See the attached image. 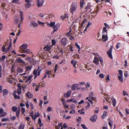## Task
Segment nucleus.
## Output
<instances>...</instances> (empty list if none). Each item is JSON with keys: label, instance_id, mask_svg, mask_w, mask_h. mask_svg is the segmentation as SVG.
<instances>
[{"label": "nucleus", "instance_id": "obj_2", "mask_svg": "<svg viewBox=\"0 0 129 129\" xmlns=\"http://www.w3.org/2000/svg\"><path fill=\"white\" fill-rule=\"evenodd\" d=\"M42 70V69H40V67H38L37 70H35L33 72V74L35 76L34 79L36 78L37 76H39L40 75L41 72Z\"/></svg>", "mask_w": 129, "mask_h": 129}, {"label": "nucleus", "instance_id": "obj_13", "mask_svg": "<svg viewBox=\"0 0 129 129\" xmlns=\"http://www.w3.org/2000/svg\"><path fill=\"white\" fill-rule=\"evenodd\" d=\"M21 53H25L27 54H30V53H32V52H31V50L30 49L26 48V49L24 50H23Z\"/></svg>", "mask_w": 129, "mask_h": 129}, {"label": "nucleus", "instance_id": "obj_42", "mask_svg": "<svg viewBox=\"0 0 129 129\" xmlns=\"http://www.w3.org/2000/svg\"><path fill=\"white\" fill-rule=\"evenodd\" d=\"M38 23L39 24L42 26H43L45 24L44 23L40 21H38Z\"/></svg>", "mask_w": 129, "mask_h": 129}, {"label": "nucleus", "instance_id": "obj_35", "mask_svg": "<svg viewBox=\"0 0 129 129\" xmlns=\"http://www.w3.org/2000/svg\"><path fill=\"white\" fill-rule=\"evenodd\" d=\"M39 116L40 114L38 112L35 113L34 116V119H36V117H39Z\"/></svg>", "mask_w": 129, "mask_h": 129}, {"label": "nucleus", "instance_id": "obj_39", "mask_svg": "<svg viewBox=\"0 0 129 129\" xmlns=\"http://www.w3.org/2000/svg\"><path fill=\"white\" fill-rule=\"evenodd\" d=\"M62 104L64 107L66 108H69V106L68 105H67L66 102L64 103H62Z\"/></svg>", "mask_w": 129, "mask_h": 129}, {"label": "nucleus", "instance_id": "obj_55", "mask_svg": "<svg viewBox=\"0 0 129 129\" xmlns=\"http://www.w3.org/2000/svg\"><path fill=\"white\" fill-rule=\"evenodd\" d=\"M78 112L80 114H83V115L84 114V112H83L81 110H78Z\"/></svg>", "mask_w": 129, "mask_h": 129}, {"label": "nucleus", "instance_id": "obj_11", "mask_svg": "<svg viewBox=\"0 0 129 129\" xmlns=\"http://www.w3.org/2000/svg\"><path fill=\"white\" fill-rule=\"evenodd\" d=\"M67 38H63L61 40V44L64 46H65L67 44L66 41Z\"/></svg>", "mask_w": 129, "mask_h": 129}, {"label": "nucleus", "instance_id": "obj_62", "mask_svg": "<svg viewBox=\"0 0 129 129\" xmlns=\"http://www.w3.org/2000/svg\"><path fill=\"white\" fill-rule=\"evenodd\" d=\"M66 17V15H64V16L62 15L60 17V18L62 20H63Z\"/></svg>", "mask_w": 129, "mask_h": 129}, {"label": "nucleus", "instance_id": "obj_19", "mask_svg": "<svg viewBox=\"0 0 129 129\" xmlns=\"http://www.w3.org/2000/svg\"><path fill=\"white\" fill-rule=\"evenodd\" d=\"M45 50L46 51H49L51 49V48L50 46H45L44 48Z\"/></svg>", "mask_w": 129, "mask_h": 129}, {"label": "nucleus", "instance_id": "obj_38", "mask_svg": "<svg viewBox=\"0 0 129 129\" xmlns=\"http://www.w3.org/2000/svg\"><path fill=\"white\" fill-rule=\"evenodd\" d=\"M12 110L14 112H16L17 110V107L16 106H14L12 108Z\"/></svg>", "mask_w": 129, "mask_h": 129}, {"label": "nucleus", "instance_id": "obj_61", "mask_svg": "<svg viewBox=\"0 0 129 129\" xmlns=\"http://www.w3.org/2000/svg\"><path fill=\"white\" fill-rule=\"evenodd\" d=\"M59 58V56L58 55H56L53 56V58L54 59H58Z\"/></svg>", "mask_w": 129, "mask_h": 129}, {"label": "nucleus", "instance_id": "obj_32", "mask_svg": "<svg viewBox=\"0 0 129 129\" xmlns=\"http://www.w3.org/2000/svg\"><path fill=\"white\" fill-rule=\"evenodd\" d=\"M6 115V113L5 112H3L2 113L0 114V117H5Z\"/></svg>", "mask_w": 129, "mask_h": 129}, {"label": "nucleus", "instance_id": "obj_16", "mask_svg": "<svg viewBox=\"0 0 129 129\" xmlns=\"http://www.w3.org/2000/svg\"><path fill=\"white\" fill-rule=\"evenodd\" d=\"M13 94L14 98L16 99H20V96L19 95H17L16 94V92H14L13 93Z\"/></svg>", "mask_w": 129, "mask_h": 129}, {"label": "nucleus", "instance_id": "obj_59", "mask_svg": "<svg viewBox=\"0 0 129 129\" xmlns=\"http://www.w3.org/2000/svg\"><path fill=\"white\" fill-rule=\"evenodd\" d=\"M99 59L100 62L102 64V63L103 62V58L101 57H99Z\"/></svg>", "mask_w": 129, "mask_h": 129}, {"label": "nucleus", "instance_id": "obj_17", "mask_svg": "<svg viewBox=\"0 0 129 129\" xmlns=\"http://www.w3.org/2000/svg\"><path fill=\"white\" fill-rule=\"evenodd\" d=\"M71 30H70L67 33V35H68V37H69L70 39L71 40H72L74 39V38L73 36L71 35Z\"/></svg>", "mask_w": 129, "mask_h": 129}, {"label": "nucleus", "instance_id": "obj_40", "mask_svg": "<svg viewBox=\"0 0 129 129\" xmlns=\"http://www.w3.org/2000/svg\"><path fill=\"white\" fill-rule=\"evenodd\" d=\"M107 112L105 111H104L103 113V115L102 116V118H105V117H104V116H106V115L107 114Z\"/></svg>", "mask_w": 129, "mask_h": 129}, {"label": "nucleus", "instance_id": "obj_54", "mask_svg": "<svg viewBox=\"0 0 129 129\" xmlns=\"http://www.w3.org/2000/svg\"><path fill=\"white\" fill-rule=\"evenodd\" d=\"M58 67V65L57 64H56L55 66V69L54 70V72L55 73L56 72Z\"/></svg>", "mask_w": 129, "mask_h": 129}, {"label": "nucleus", "instance_id": "obj_50", "mask_svg": "<svg viewBox=\"0 0 129 129\" xmlns=\"http://www.w3.org/2000/svg\"><path fill=\"white\" fill-rule=\"evenodd\" d=\"M30 116H31L32 118L34 120H35L34 118V114H33V112H32L30 113Z\"/></svg>", "mask_w": 129, "mask_h": 129}, {"label": "nucleus", "instance_id": "obj_7", "mask_svg": "<svg viewBox=\"0 0 129 129\" xmlns=\"http://www.w3.org/2000/svg\"><path fill=\"white\" fill-rule=\"evenodd\" d=\"M71 91H68L67 92L63 94V96L66 98H68L70 97L71 96Z\"/></svg>", "mask_w": 129, "mask_h": 129}, {"label": "nucleus", "instance_id": "obj_60", "mask_svg": "<svg viewBox=\"0 0 129 129\" xmlns=\"http://www.w3.org/2000/svg\"><path fill=\"white\" fill-rule=\"evenodd\" d=\"M99 77L102 79L104 78V75L102 74H100L99 75Z\"/></svg>", "mask_w": 129, "mask_h": 129}, {"label": "nucleus", "instance_id": "obj_1", "mask_svg": "<svg viewBox=\"0 0 129 129\" xmlns=\"http://www.w3.org/2000/svg\"><path fill=\"white\" fill-rule=\"evenodd\" d=\"M77 3L76 2H72L71 6L70 8V12L72 13L75 12L77 8Z\"/></svg>", "mask_w": 129, "mask_h": 129}, {"label": "nucleus", "instance_id": "obj_44", "mask_svg": "<svg viewBox=\"0 0 129 129\" xmlns=\"http://www.w3.org/2000/svg\"><path fill=\"white\" fill-rule=\"evenodd\" d=\"M107 30L106 29V27H104L103 29L102 33H104L105 32L106 33H107Z\"/></svg>", "mask_w": 129, "mask_h": 129}, {"label": "nucleus", "instance_id": "obj_63", "mask_svg": "<svg viewBox=\"0 0 129 129\" xmlns=\"http://www.w3.org/2000/svg\"><path fill=\"white\" fill-rule=\"evenodd\" d=\"M52 45H54L56 44V41L54 40H52Z\"/></svg>", "mask_w": 129, "mask_h": 129}, {"label": "nucleus", "instance_id": "obj_51", "mask_svg": "<svg viewBox=\"0 0 129 129\" xmlns=\"http://www.w3.org/2000/svg\"><path fill=\"white\" fill-rule=\"evenodd\" d=\"M75 112V110L73 109L69 112V113L70 114H74Z\"/></svg>", "mask_w": 129, "mask_h": 129}, {"label": "nucleus", "instance_id": "obj_47", "mask_svg": "<svg viewBox=\"0 0 129 129\" xmlns=\"http://www.w3.org/2000/svg\"><path fill=\"white\" fill-rule=\"evenodd\" d=\"M17 71L18 73H20L23 72V70L22 69L19 68L18 69Z\"/></svg>", "mask_w": 129, "mask_h": 129}, {"label": "nucleus", "instance_id": "obj_15", "mask_svg": "<svg viewBox=\"0 0 129 129\" xmlns=\"http://www.w3.org/2000/svg\"><path fill=\"white\" fill-rule=\"evenodd\" d=\"M26 97L29 98H31L33 96V95L29 92H27L26 93Z\"/></svg>", "mask_w": 129, "mask_h": 129}, {"label": "nucleus", "instance_id": "obj_12", "mask_svg": "<svg viewBox=\"0 0 129 129\" xmlns=\"http://www.w3.org/2000/svg\"><path fill=\"white\" fill-rule=\"evenodd\" d=\"M99 60L98 57H94L93 62L96 65H98L99 64Z\"/></svg>", "mask_w": 129, "mask_h": 129}, {"label": "nucleus", "instance_id": "obj_18", "mask_svg": "<svg viewBox=\"0 0 129 129\" xmlns=\"http://www.w3.org/2000/svg\"><path fill=\"white\" fill-rule=\"evenodd\" d=\"M19 12L21 21L22 22L23 21L24 19L23 17V13L22 11L21 10Z\"/></svg>", "mask_w": 129, "mask_h": 129}, {"label": "nucleus", "instance_id": "obj_8", "mask_svg": "<svg viewBox=\"0 0 129 129\" xmlns=\"http://www.w3.org/2000/svg\"><path fill=\"white\" fill-rule=\"evenodd\" d=\"M44 2V0H38L37 5L38 7H42L43 4Z\"/></svg>", "mask_w": 129, "mask_h": 129}, {"label": "nucleus", "instance_id": "obj_29", "mask_svg": "<svg viewBox=\"0 0 129 129\" xmlns=\"http://www.w3.org/2000/svg\"><path fill=\"white\" fill-rule=\"evenodd\" d=\"M71 63L72 64H73V66L74 67H76L75 66L76 64L77 61H75L74 60H73L71 61Z\"/></svg>", "mask_w": 129, "mask_h": 129}, {"label": "nucleus", "instance_id": "obj_28", "mask_svg": "<svg viewBox=\"0 0 129 129\" xmlns=\"http://www.w3.org/2000/svg\"><path fill=\"white\" fill-rule=\"evenodd\" d=\"M84 2V0H81L80 2V6L81 8H82L83 6Z\"/></svg>", "mask_w": 129, "mask_h": 129}, {"label": "nucleus", "instance_id": "obj_23", "mask_svg": "<svg viewBox=\"0 0 129 129\" xmlns=\"http://www.w3.org/2000/svg\"><path fill=\"white\" fill-rule=\"evenodd\" d=\"M62 122H60L59 124H58V126H55V128L56 129H59L60 127L62 126Z\"/></svg>", "mask_w": 129, "mask_h": 129}, {"label": "nucleus", "instance_id": "obj_5", "mask_svg": "<svg viewBox=\"0 0 129 129\" xmlns=\"http://www.w3.org/2000/svg\"><path fill=\"white\" fill-rule=\"evenodd\" d=\"M29 25L30 27H33L34 28H35L38 26V24L35 21H32L30 23Z\"/></svg>", "mask_w": 129, "mask_h": 129}, {"label": "nucleus", "instance_id": "obj_25", "mask_svg": "<svg viewBox=\"0 0 129 129\" xmlns=\"http://www.w3.org/2000/svg\"><path fill=\"white\" fill-rule=\"evenodd\" d=\"M3 95L4 96L6 95L8 93V90L5 89L3 90Z\"/></svg>", "mask_w": 129, "mask_h": 129}, {"label": "nucleus", "instance_id": "obj_53", "mask_svg": "<svg viewBox=\"0 0 129 129\" xmlns=\"http://www.w3.org/2000/svg\"><path fill=\"white\" fill-rule=\"evenodd\" d=\"M106 81L108 82L110 80L109 78V75H108L107 76L106 78Z\"/></svg>", "mask_w": 129, "mask_h": 129}, {"label": "nucleus", "instance_id": "obj_41", "mask_svg": "<svg viewBox=\"0 0 129 129\" xmlns=\"http://www.w3.org/2000/svg\"><path fill=\"white\" fill-rule=\"evenodd\" d=\"M6 57V56L4 55L2 56V57H0V61H4Z\"/></svg>", "mask_w": 129, "mask_h": 129}, {"label": "nucleus", "instance_id": "obj_31", "mask_svg": "<svg viewBox=\"0 0 129 129\" xmlns=\"http://www.w3.org/2000/svg\"><path fill=\"white\" fill-rule=\"evenodd\" d=\"M17 18H16V17H15L14 18V20L15 21V22L16 23H18L19 21V18L18 16L16 17Z\"/></svg>", "mask_w": 129, "mask_h": 129}, {"label": "nucleus", "instance_id": "obj_45", "mask_svg": "<svg viewBox=\"0 0 129 129\" xmlns=\"http://www.w3.org/2000/svg\"><path fill=\"white\" fill-rule=\"evenodd\" d=\"M19 0H13L12 2L13 3H16L18 4H20V3L19 2Z\"/></svg>", "mask_w": 129, "mask_h": 129}, {"label": "nucleus", "instance_id": "obj_48", "mask_svg": "<svg viewBox=\"0 0 129 129\" xmlns=\"http://www.w3.org/2000/svg\"><path fill=\"white\" fill-rule=\"evenodd\" d=\"M86 86V88H89L90 86V83L88 82H87L86 83L85 85Z\"/></svg>", "mask_w": 129, "mask_h": 129}, {"label": "nucleus", "instance_id": "obj_30", "mask_svg": "<svg viewBox=\"0 0 129 129\" xmlns=\"http://www.w3.org/2000/svg\"><path fill=\"white\" fill-rule=\"evenodd\" d=\"M75 45L76 46V47L78 49V51L79 53V52L81 49L80 48V46L78 45V43H75Z\"/></svg>", "mask_w": 129, "mask_h": 129}, {"label": "nucleus", "instance_id": "obj_22", "mask_svg": "<svg viewBox=\"0 0 129 129\" xmlns=\"http://www.w3.org/2000/svg\"><path fill=\"white\" fill-rule=\"evenodd\" d=\"M45 73L46 74H47V75H52V71H50L48 70H47L46 71Z\"/></svg>", "mask_w": 129, "mask_h": 129}, {"label": "nucleus", "instance_id": "obj_26", "mask_svg": "<svg viewBox=\"0 0 129 129\" xmlns=\"http://www.w3.org/2000/svg\"><path fill=\"white\" fill-rule=\"evenodd\" d=\"M18 63L21 62L24 63V61H23L22 59L20 58H17L16 59Z\"/></svg>", "mask_w": 129, "mask_h": 129}, {"label": "nucleus", "instance_id": "obj_21", "mask_svg": "<svg viewBox=\"0 0 129 129\" xmlns=\"http://www.w3.org/2000/svg\"><path fill=\"white\" fill-rule=\"evenodd\" d=\"M24 126L25 125L22 122L20 124L18 127V129H24Z\"/></svg>", "mask_w": 129, "mask_h": 129}, {"label": "nucleus", "instance_id": "obj_27", "mask_svg": "<svg viewBox=\"0 0 129 129\" xmlns=\"http://www.w3.org/2000/svg\"><path fill=\"white\" fill-rule=\"evenodd\" d=\"M112 104L114 107H115L116 106V100L114 98H112Z\"/></svg>", "mask_w": 129, "mask_h": 129}, {"label": "nucleus", "instance_id": "obj_46", "mask_svg": "<svg viewBox=\"0 0 129 129\" xmlns=\"http://www.w3.org/2000/svg\"><path fill=\"white\" fill-rule=\"evenodd\" d=\"M32 68V66H27L26 68V70L27 71H28L31 69Z\"/></svg>", "mask_w": 129, "mask_h": 129}, {"label": "nucleus", "instance_id": "obj_52", "mask_svg": "<svg viewBox=\"0 0 129 129\" xmlns=\"http://www.w3.org/2000/svg\"><path fill=\"white\" fill-rule=\"evenodd\" d=\"M104 97L107 101H108L109 100V98L107 95H104Z\"/></svg>", "mask_w": 129, "mask_h": 129}, {"label": "nucleus", "instance_id": "obj_14", "mask_svg": "<svg viewBox=\"0 0 129 129\" xmlns=\"http://www.w3.org/2000/svg\"><path fill=\"white\" fill-rule=\"evenodd\" d=\"M102 39L103 40L104 42L106 41L108 39V37L107 36L106 34H103L102 36Z\"/></svg>", "mask_w": 129, "mask_h": 129}, {"label": "nucleus", "instance_id": "obj_37", "mask_svg": "<svg viewBox=\"0 0 129 129\" xmlns=\"http://www.w3.org/2000/svg\"><path fill=\"white\" fill-rule=\"evenodd\" d=\"M55 24V23L54 22H51L49 24L50 26L51 27H54Z\"/></svg>", "mask_w": 129, "mask_h": 129}, {"label": "nucleus", "instance_id": "obj_57", "mask_svg": "<svg viewBox=\"0 0 129 129\" xmlns=\"http://www.w3.org/2000/svg\"><path fill=\"white\" fill-rule=\"evenodd\" d=\"M81 126H82V128L84 129H88L87 127L84 124H81Z\"/></svg>", "mask_w": 129, "mask_h": 129}, {"label": "nucleus", "instance_id": "obj_33", "mask_svg": "<svg viewBox=\"0 0 129 129\" xmlns=\"http://www.w3.org/2000/svg\"><path fill=\"white\" fill-rule=\"evenodd\" d=\"M9 120H10V119L9 118H2L1 120L2 122L6 121Z\"/></svg>", "mask_w": 129, "mask_h": 129}, {"label": "nucleus", "instance_id": "obj_20", "mask_svg": "<svg viewBox=\"0 0 129 129\" xmlns=\"http://www.w3.org/2000/svg\"><path fill=\"white\" fill-rule=\"evenodd\" d=\"M94 93L93 92H91L89 94V97L91 100H93L94 99V98L93 97Z\"/></svg>", "mask_w": 129, "mask_h": 129}, {"label": "nucleus", "instance_id": "obj_4", "mask_svg": "<svg viewBox=\"0 0 129 129\" xmlns=\"http://www.w3.org/2000/svg\"><path fill=\"white\" fill-rule=\"evenodd\" d=\"M113 48V46H110V49L107 53L109 57L111 58H113L112 56V52Z\"/></svg>", "mask_w": 129, "mask_h": 129}, {"label": "nucleus", "instance_id": "obj_3", "mask_svg": "<svg viewBox=\"0 0 129 129\" xmlns=\"http://www.w3.org/2000/svg\"><path fill=\"white\" fill-rule=\"evenodd\" d=\"M32 0H25V2L26 3L25 4V7L26 8H28L31 7V5L30 4Z\"/></svg>", "mask_w": 129, "mask_h": 129}, {"label": "nucleus", "instance_id": "obj_10", "mask_svg": "<svg viewBox=\"0 0 129 129\" xmlns=\"http://www.w3.org/2000/svg\"><path fill=\"white\" fill-rule=\"evenodd\" d=\"M28 46L27 44H22L20 47V49L22 51L26 49L28 47Z\"/></svg>", "mask_w": 129, "mask_h": 129}, {"label": "nucleus", "instance_id": "obj_36", "mask_svg": "<svg viewBox=\"0 0 129 129\" xmlns=\"http://www.w3.org/2000/svg\"><path fill=\"white\" fill-rule=\"evenodd\" d=\"M118 79L121 82H123V76H119L118 77Z\"/></svg>", "mask_w": 129, "mask_h": 129}, {"label": "nucleus", "instance_id": "obj_49", "mask_svg": "<svg viewBox=\"0 0 129 129\" xmlns=\"http://www.w3.org/2000/svg\"><path fill=\"white\" fill-rule=\"evenodd\" d=\"M119 74L120 76H123V73L122 71L121 70H119L118 71Z\"/></svg>", "mask_w": 129, "mask_h": 129}, {"label": "nucleus", "instance_id": "obj_64", "mask_svg": "<svg viewBox=\"0 0 129 129\" xmlns=\"http://www.w3.org/2000/svg\"><path fill=\"white\" fill-rule=\"evenodd\" d=\"M125 112L127 114H129V109L127 108H126L125 109Z\"/></svg>", "mask_w": 129, "mask_h": 129}, {"label": "nucleus", "instance_id": "obj_24", "mask_svg": "<svg viewBox=\"0 0 129 129\" xmlns=\"http://www.w3.org/2000/svg\"><path fill=\"white\" fill-rule=\"evenodd\" d=\"M87 22V20L86 19H85L82 22V24H80V26L81 27H82L83 26V25L85 24Z\"/></svg>", "mask_w": 129, "mask_h": 129}, {"label": "nucleus", "instance_id": "obj_6", "mask_svg": "<svg viewBox=\"0 0 129 129\" xmlns=\"http://www.w3.org/2000/svg\"><path fill=\"white\" fill-rule=\"evenodd\" d=\"M97 118V115L95 114H94L93 115L90 117L89 119L91 122H94L96 121Z\"/></svg>", "mask_w": 129, "mask_h": 129}, {"label": "nucleus", "instance_id": "obj_43", "mask_svg": "<svg viewBox=\"0 0 129 129\" xmlns=\"http://www.w3.org/2000/svg\"><path fill=\"white\" fill-rule=\"evenodd\" d=\"M90 103H87V105L85 107V108L86 110L88 109L90 107Z\"/></svg>", "mask_w": 129, "mask_h": 129}, {"label": "nucleus", "instance_id": "obj_9", "mask_svg": "<svg viewBox=\"0 0 129 129\" xmlns=\"http://www.w3.org/2000/svg\"><path fill=\"white\" fill-rule=\"evenodd\" d=\"M79 84H74L72 85L71 86V89L73 90H74L76 89H77V90H78L79 89V88H77Z\"/></svg>", "mask_w": 129, "mask_h": 129}, {"label": "nucleus", "instance_id": "obj_56", "mask_svg": "<svg viewBox=\"0 0 129 129\" xmlns=\"http://www.w3.org/2000/svg\"><path fill=\"white\" fill-rule=\"evenodd\" d=\"M52 110V108H51L50 107H49L47 109V111L48 112H50Z\"/></svg>", "mask_w": 129, "mask_h": 129}, {"label": "nucleus", "instance_id": "obj_58", "mask_svg": "<svg viewBox=\"0 0 129 129\" xmlns=\"http://www.w3.org/2000/svg\"><path fill=\"white\" fill-rule=\"evenodd\" d=\"M2 50L3 52H4L6 51V49L4 46H3L2 47Z\"/></svg>", "mask_w": 129, "mask_h": 129}, {"label": "nucleus", "instance_id": "obj_34", "mask_svg": "<svg viewBox=\"0 0 129 129\" xmlns=\"http://www.w3.org/2000/svg\"><path fill=\"white\" fill-rule=\"evenodd\" d=\"M105 12L106 14L107 15L108 17L111 16V13L109 11H108V12L105 11Z\"/></svg>", "mask_w": 129, "mask_h": 129}]
</instances>
